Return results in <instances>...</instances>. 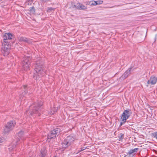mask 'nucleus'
Instances as JSON below:
<instances>
[{"label": "nucleus", "mask_w": 157, "mask_h": 157, "mask_svg": "<svg viewBox=\"0 0 157 157\" xmlns=\"http://www.w3.org/2000/svg\"><path fill=\"white\" fill-rule=\"evenodd\" d=\"M29 11L32 13H34L35 12V9L34 7H31L30 8Z\"/></svg>", "instance_id": "nucleus-21"}, {"label": "nucleus", "mask_w": 157, "mask_h": 157, "mask_svg": "<svg viewBox=\"0 0 157 157\" xmlns=\"http://www.w3.org/2000/svg\"><path fill=\"white\" fill-rule=\"evenodd\" d=\"M157 81V78L154 76H151L147 81L148 84L153 85L155 84Z\"/></svg>", "instance_id": "nucleus-9"}, {"label": "nucleus", "mask_w": 157, "mask_h": 157, "mask_svg": "<svg viewBox=\"0 0 157 157\" xmlns=\"http://www.w3.org/2000/svg\"><path fill=\"white\" fill-rule=\"evenodd\" d=\"M52 110L53 111V112L51 111V113H50V114L51 115L53 114H54V113L56 112L57 111V109H56L55 108H54L53 109H52Z\"/></svg>", "instance_id": "nucleus-20"}, {"label": "nucleus", "mask_w": 157, "mask_h": 157, "mask_svg": "<svg viewBox=\"0 0 157 157\" xmlns=\"http://www.w3.org/2000/svg\"><path fill=\"white\" fill-rule=\"evenodd\" d=\"M155 157H157V156H155Z\"/></svg>", "instance_id": "nucleus-29"}, {"label": "nucleus", "mask_w": 157, "mask_h": 157, "mask_svg": "<svg viewBox=\"0 0 157 157\" xmlns=\"http://www.w3.org/2000/svg\"><path fill=\"white\" fill-rule=\"evenodd\" d=\"M60 132V129L59 128L54 129L53 130L51 131L50 133L48 135V139L47 141H50L49 139H51L56 137V135H58Z\"/></svg>", "instance_id": "nucleus-7"}, {"label": "nucleus", "mask_w": 157, "mask_h": 157, "mask_svg": "<svg viewBox=\"0 0 157 157\" xmlns=\"http://www.w3.org/2000/svg\"><path fill=\"white\" fill-rule=\"evenodd\" d=\"M124 136V134L122 133H120L119 135V140H122Z\"/></svg>", "instance_id": "nucleus-18"}, {"label": "nucleus", "mask_w": 157, "mask_h": 157, "mask_svg": "<svg viewBox=\"0 0 157 157\" xmlns=\"http://www.w3.org/2000/svg\"><path fill=\"white\" fill-rule=\"evenodd\" d=\"M95 2H96L97 3L96 4V5H99V4H101L103 3V1H101V0H98L97 1H95Z\"/></svg>", "instance_id": "nucleus-22"}, {"label": "nucleus", "mask_w": 157, "mask_h": 157, "mask_svg": "<svg viewBox=\"0 0 157 157\" xmlns=\"http://www.w3.org/2000/svg\"><path fill=\"white\" fill-rule=\"evenodd\" d=\"M19 40L20 42H24L26 43H27L29 44H30L32 43V41L31 40L25 37H20L19 38Z\"/></svg>", "instance_id": "nucleus-12"}, {"label": "nucleus", "mask_w": 157, "mask_h": 157, "mask_svg": "<svg viewBox=\"0 0 157 157\" xmlns=\"http://www.w3.org/2000/svg\"><path fill=\"white\" fill-rule=\"evenodd\" d=\"M74 140V138L71 136H67L62 142L63 148L64 149L67 148L73 142Z\"/></svg>", "instance_id": "nucleus-5"}, {"label": "nucleus", "mask_w": 157, "mask_h": 157, "mask_svg": "<svg viewBox=\"0 0 157 157\" xmlns=\"http://www.w3.org/2000/svg\"><path fill=\"white\" fill-rule=\"evenodd\" d=\"M4 140V139L3 138L0 136V143L3 142Z\"/></svg>", "instance_id": "nucleus-23"}, {"label": "nucleus", "mask_w": 157, "mask_h": 157, "mask_svg": "<svg viewBox=\"0 0 157 157\" xmlns=\"http://www.w3.org/2000/svg\"><path fill=\"white\" fill-rule=\"evenodd\" d=\"M155 38L157 39V34L155 35Z\"/></svg>", "instance_id": "nucleus-28"}, {"label": "nucleus", "mask_w": 157, "mask_h": 157, "mask_svg": "<svg viewBox=\"0 0 157 157\" xmlns=\"http://www.w3.org/2000/svg\"><path fill=\"white\" fill-rule=\"evenodd\" d=\"M43 64L44 62L41 60L36 61L35 66L36 73H34L33 76L34 78L39 79L44 75L45 71Z\"/></svg>", "instance_id": "nucleus-2"}, {"label": "nucleus", "mask_w": 157, "mask_h": 157, "mask_svg": "<svg viewBox=\"0 0 157 157\" xmlns=\"http://www.w3.org/2000/svg\"><path fill=\"white\" fill-rule=\"evenodd\" d=\"M36 105L37 106H36L31 112L30 114L32 115L33 114H38L39 116L40 114V112L41 111V106L43 105V102L41 101L38 102Z\"/></svg>", "instance_id": "nucleus-6"}, {"label": "nucleus", "mask_w": 157, "mask_h": 157, "mask_svg": "<svg viewBox=\"0 0 157 157\" xmlns=\"http://www.w3.org/2000/svg\"><path fill=\"white\" fill-rule=\"evenodd\" d=\"M46 151L45 148L44 147L41 149V157H44L46 155Z\"/></svg>", "instance_id": "nucleus-14"}, {"label": "nucleus", "mask_w": 157, "mask_h": 157, "mask_svg": "<svg viewBox=\"0 0 157 157\" xmlns=\"http://www.w3.org/2000/svg\"><path fill=\"white\" fill-rule=\"evenodd\" d=\"M131 68H129L128 70H127L122 75V76L121 77V79H124L125 78H127L128 76L130 74V71L131 70Z\"/></svg>", "instance_id": "nucleus-11"}, {"label": "nucleus", "mask_w": 157, "mask_h": 157, "mask_svg": "<svg viewBox=\"0 0 157 157\" xmlns=\"http://www.w3.org/2000/svg\"><path fill=\"white\" fill-rule=\"evenodd\" d=\"M27 92H28L26 90H25L24 91L25 94V93H27Z\"/></svg>", "instance_id": "nucleus-27"}, {"label": "nucleus", "mask_w": 157, "mask_h": 157, "mask_svg": "<svg viewBox=\"0 0 157 157\" xmlns=\"http://www.w3.org/2000/svg\"><path fill=\"white\" fill-rule=\"evenodd\" d=\"M3 37V41L1 52L4 56H7L10 53V44L9 40L12 39L13 38V36L12 34L10 33H6Z\"/></svg>", "instance_id": "nucleus-1"}, {"label": "nucleus", "mask_w": 157, "mask_h": 157, "mask_svg": "<svg viewBox=\"0 0 157 157\" xmlns=\"http://www.w3.org/2000/svg\"><path fill=\"white\" fill-rule=\"evenodd\" d=\"M139 150V148H135L133 149L130 150L128 152V154L129 155H131L135 152H137Z\"/></svg>", "instance_id": "nucleus-15"}, {"label": "nucleus", "mask_w": 157, "mask_h": 157, "mask_svg": "<svg viewBox=\"0 0 157 157\" xmlns=\"http://www.w3.org/2000/svg\"><path fill=\"white\" fill-rule=\"evenodd\" d=\"M27 54V55H25L23 58L22 62V65L23 69L25 71H27L29 70V65L30 62V60L31 59V57Z\"/></svg>", "instance_id": "nucleus-3"}, {"label": "nucleus", "mask_w": 157, "mask_h": 157, "mask_svg": "<svg viewBox=\"0 0 157 157\" xmlns=\"http://www.w3.org/2000/svg\"><path fill=\"white\" fill-rule=\"evenodd\" d=\"M24 132L22 131H21L18 132L17 133V136L21 139L22 140H23V138L22 137L23 135Z\"/></svg>", "instance_id": "nucleus-17"}, {"label": "nucleus", "mask_w": 157, "mask_h": 157, "mask_svg": "<svg viewBox=\"0 0 157 157\" xmlns=\"http://www.w3.org/2000/svg\"><path fill=\"white\" fill-rule=\"evenodd\" d=\"M23 87L24 89H25L27 87V86L26 85H24L23 86Z\"/></svg>", "instance_id": "nucleus-26"}, {"label": "nucleus", "mask_w": 157, "mask_h": 157, "mask_svg": "<svg viewBox=\"0 0 157 157\" xmlns=\"http://www.w3.org/2000/svg\"><path fill=\"white\" fill-rule=\"evenodd\" d=\"M132 113L131 111L129 109L124 110L121 115L122 121L120 123V126L123 124L126 121V120L130 116Z\"/></svg>", "instance_id": "nucleus-4"}, {"label": "nucleus", "mask_w": 157, "mask_h": 157, "mask_svg": "<svg viewBox=\"0 0 157 157\" xmlns=\"http://www.w3.org/2000/svg\"><path fill=\"white\" fill-rule=\"evenodd\" d=\"M86 148V147H84L81 148V149L79 151V152H80L81 151L85 150Z\"/></svg>", "instance_id": "nucleus-25"}, {"label": "nucleus", "mask_w": 157, "mask_h": 157, "mask_svg": "<svg viewBox=\"0 0 157 157\" xmlns=\"http://www.w3.org/2000/svg\"><path fill=\"white\" fill-rule=\"evenodd\" d=\"M20 139H18V140H16L13 141L11 144L10 145V147H12V148H15L18 143H19V141H20Z\"/></svg>", "instance_id": "nucleus-13"}, {"label": "nucleus", "mask_w": 157, "mask_h": 157, "mask_svg": "<svg viewBox=\"0 0 157 157\" xmlns=\"http://www.w3.org/2000/svg\"><path fill=\"white\" fill-rule=\"evenodd\" d=\"M96 3H97L96 2H95V1H91L86 2V5H89L90 6H95L96 5Z\"/></svg>", "instance_id": "nucleus-16"}, {"label": "nucleus", "mask_w": 157, "mask_h": 157, "mask_svg": "<svg viewBox=\"0 0 157 157\" xmlns=\"http://www.w3.org/2000/svg\"><path fill=\"white\" fill-rule=\"evenodd\" d=\"M15 124V123H14L13 121H11L7 123L5 125L4 129L5 133H8L12 130L14 127Z\"/></svg>", "instance_id": "nucleus-8"}, {"label": "nucleus", "mask_w": 157, "mask_h": 157, "mask_svg": "<svg viewBox=\"0 0 157 157\" xmlns=\"http://www.w3.org/2000/svg\"><path fill=\"white\" fill-rule=\"evenodd\" d=\"M152 136L153 137L157 140V132L152 133Z\"/></svg>", "instance_id": "nucleus-19"}, {"label": "nucleus", "mask_w": 157, "mask_h": 157, "mask_svg": "<svg viewBox=\"0 0 157 157\" xmlns=\"http://www.w3.org/2000/svg\"><path fill=\"white\" fill-rule=\"evenodd\" d=\"M75 7L79 10H85L87 9L86 6L80 3H77L76 5H75Z\"/></svg>", "instance_id": "nucleus-10"}, {"label": "nucleus", "mask_w": 157, "mask_h": 157, "mask_svg": "<svg viewBox=\"0 0 157 157\" xmlns=\"http://www.w3.org/2000/svg\"><path fill=\"white\" fill-rule=\"evenodd\" d=\"M32 3H33L32 1H31L30 0L28 1V2H27V4L29 5H31Z\"/></svg>", "instance_id": "nucleus-24"}]
</instances>
